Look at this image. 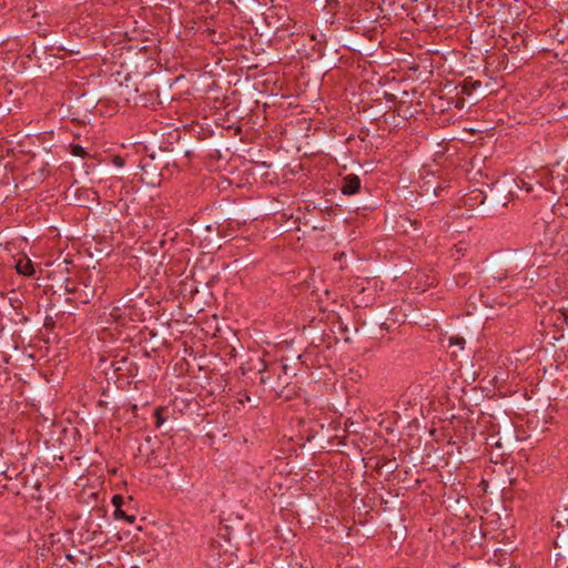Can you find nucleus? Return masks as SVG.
Segmentation results:
<instances>
[{"label":"nucleus","mask_w":568,"mask_h":568,"mask_svg":"<svg viewBox=\"0 0 568 568\" xmlns=\"http://www.w3.org/2000/svg\"><path fill=\"white\" fill-rule=\"evenodd\" d=\"M361 180L355 174L346 175L343 179L342 193L345 195H353L359 191Z\"/></svg>","instance_id":"obj_1"},{"label":"nucleus","mask_w":568,"mask_h":568,"mask_svg":"<svg viewBox=\"0 0 568 568\" xmlns=\"http://www.w3.org/2000/svg\"><path fill=\"white\" fill-rule=\"evenodd\" d=\"M17 272L19 274L31 276L34 272L33 265L29 258H21L17 262L16 265Z\"/></svg>","instance_id":"obj_2"},{"label":"nucleus","mask_w":568,"mask_h":568,"mask_svg":"<svg viewBox=\"0 0 568 568\" xmlns=\"http://www.w3.org/2000/svg\"><path fill=\"white\" fill-rule=\"evenodd\" d=\"M165 410L166 409L164 407H162V406H159V407L155 408L153 415H154V418H155V427L156 428H160L164 424V422L166 420V416H164V412Z\"/></svg>","instance_id":"obj_3"},{"label":"nucleus","mask_w":568,"mask_h":568,"mask_svg":"<svg viewBox=\"0 0 568 568\" xmlns=\"http://www.w3.org/2000/svg\"><path fill=\"white\" fill-rule=\"evenodd\" d=\"M480 85H481V83L479 81H473L471 79H466L463 84V88H462V93L470 94L471 90H476Z\"/></svg>","instance_id":"obj_4"},{"label":"nucleus","mask_w":568,"mask_h":568,"mask_svg":"<svg viewBox=\"0 0 568 568\" xmlns=\"http://www.w3.org/2000/svg\"><path fill=\"white\" fill-rule=\"evenodd\" d=\"M70 153L74 156H79V158H85L88 155L87 151L84 150L83 146H81L80 144H70Z\"/></svg>","instance_id":"obj_5"},{"label":"nucleus","mask_w":568,"mask_h":568,"mask_svg":"<svg viewBox=\"0 0 568 568\" xmlns=\"http://www.w3.org/2000/svg\"><path fill=\"white\" fill-rule=\"evenodd\" d=\"M114 517H115L116 519L122 518V519L126 520V521H128V523H130V524L134 523V520H135V516H133V515H128L125 511H123V510H122V507H121V508H115V509H114Z\"/></svg>","instance_id":"obj_6"},{"label":"nucleus","mask_w":568,"mask_h":568,"mask_svg":"<svg viewBox=\"0 0 568 568\" xmlns=\"http://www.w3.org/2000/svg\"><path fill=\"white\" fill-rule=\"evenodd\" d=\"M448 345H449V347L456 346L459 349H464L465 339H464V337H460V336H450L448 338Z\"/></svg>","instance_id":"obj_7"},{"label":"nucleus","mask_w":568,"mask_h":568,"mask_svg":"<svg viewBox=\"0 0 568 568\" xmlns=\"http://www.w3.org/2000/svg\"><path fill=\"white\" fill-rule=\"evenodd\" d=\"M270 487L268 489L273 491V496L276 497V491H274V488H277L278 490L282 489V483L280 481V475H273V477L270 480Z\"/></svg>","instance_id":"obj_8"},{"label":"nucleus","mask_w":568,"mask_h":568,"mask_svg":"<svg viewBox=\"0 0 568 568\" xmlns=\"http://www.w3.org/2000/svg\"><path fill=\"white\" fill-rule=\"evenodd\" d=\"M516 184L519 189H524L527 193H531L534 191V185L524 179H518Z\"/></svg>","instance_id":"obj_9"},{"label":"nucleus","mask_w":568,"mask_h":568,"mask_svg":"<svg viewBox=\"0 0 568 568\" xmlns=\"http://www.w3.org/2000/svg\"><path fill=\"white\" fill-rule=\"evenodd\" d=\"M124 504V499L121 495H114L112 497V505L114 506V509L115 508H121Z\"/></svg>","instance_id":"obj_10"},{"label":"nucleus","mask_w":568,"mask_h":568,"mask_svg":"<svg viewBox=\"0 0 568 568\" xmlns=\"http://www.w3.org/2000/svg\"><path fill=\"white\" fill-rule=\"evenodd\" d=\"M288 566L291 568H305L303 566V562L298 560V557L292 554V560L290 561Z\"/></svg>","instance_id":"obj_11"},{"label":"nucleus","mask_w":568,"mask_h":568,"mask_svg":"<svg viewBox=\"0 0 568 568\" xmlns=\"http://www.w3.org/2000/svg\"><path fill=\"white\" fill-rule=\"evenodd\" d=\"M114 163L119 166L123 165V160L120 156H115Z\"/></svg>","instance_id":"obj_12"},{"label":"nucleus","mask_w":568,"mask_h":568,"mask_svg":"<svg viewBox=\"0 0 568 568\" xmlns=\"http://www.w3.org/2000/svg\"><path fill=\"white\" fill-rule=\"evenodd\" d=\"M65 291H67L68 293H74L75 287H74V286H73V287H71V286H68V285H67V286H65Z\"/></svg>","instance_id":"obj_13"},{"label":"nucleus","mask_w":568,"mask_h":568,"mask_svg":"<svg viewBox=\"0 0 568 568\" xmlns=\"http://www.w3.org/2000/svg\"><path fill=\"white\" fill-rule=\"evenodd\" d=\"M303 121H304L303 123H304V124H305V126H306V130H308V129H310V125L306 123V119H303Z\"/></svg>","instance_id":"obj_14"},{"label":"nucleus","mask_w":568,"mask_h":568,"mask_svg":"<svg viewBox=\"0 0 568 568\" xmlns=\"http://www.w3.org/2000/svg\"><path fill=\"white\" fill-rule=\"evenodd\" d=\"M245 400L251 402V397L248 395H245Z\"/></svg>","instance_id":"obj_15"},{"label":"nucleus","mask_w":568,"mask_h":568,"mask_svg":"<svg viewBox=\"0 0 568 568\" xmlns=\"http://www.w3.org/2000/svg\"><path fill=\"white\" fill-rule=\"evenodd\" d=\"M295 357H296L297 359H300V358H301V355H300V354H295Z\"/></svg>","instance_id":"obj_16"}]
</instances>
